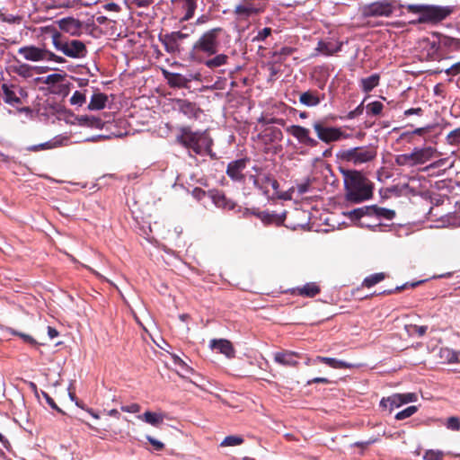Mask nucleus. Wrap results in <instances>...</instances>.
I'll list each match as a JSON object with an SVG mask.
<instances>
[{"instance_id": "nucleus-17", "label": "nucleus", "mask_w": 460, "mask_h": 460, "mask_svg": "<svg viewBox=\"0 0 460 460\" xmlns=\"http://www.w3.org/2000/svg\"><path fill=\"white\" fill-rule=\"evenodd\" d=\"M393 6L387 1L376 2L363 7L365 16H389L393 13Z\"/></svg>"}, {"instance_id": "nucleus-57", "label": "nucleus", "mask_w": 460, "mask_h": 460, "mask_svg": "<svg viewBox=\"0 0 460 460\" xmlns=\"http://www.w3.org/2000/svg\"><path fill=\"white\" fill-rule=\"evenodd\" d=\"M164 45L168 52H174L177 49V43H172V38L169 35L165 36Z\"/></svg>"}, {"instance_id": "nucleus-10", "label": "nucleus", "mask_w": 460, "mask_h": 460, "mask_svg": "<svg viewBox=\"0 0 460 460\" xmlns=\"http://www.w3.org/2000/svg\"><path fill=\"white\" fill-rule=\"evenodd\" d=\"M376 155V151L374 146H358L342 151L341 157L357 165L371 161Z\"/></svg>"}, {"instance_id": "nucleus-6", "label": "nucleus", "mask_w": 460, "mask_h": 460, "mask_svg": "<svg viewBox=\"0 0 460 460\" xmlns=\"http://www.w3.org/2000/svg\"><path fill=\"white\" fill-rule=\"evenodd\" d=\"M408 8L420 13L419 22L438 23L453 13V7L451 6L409 5Z\"/></svg>"}, {"instance_id": "nucleus-64", "label": "nucleus", "mask_w": 460, "mask_h": 460, "mask_svg": "<svg viewBox=\"0 0 460 460\" xmlns=\"http://www.w3.org/2000/svg\"><path fill=\"white\" fill-rule=\"evenodd\" d=\"M154 0H133V3L136 4L138 7H146L153 4Z\"/></svg>"}, {"instance_id": "nucleus-33", "label": "nucleus", "mask_w": 460, "mask_h": 460, "mask_svg": "<svg viewBox=\"0 0 460 460\" xmlns=\"http://www.w3.org/2000/svg\"><path fill=\"white\" fill-rule=\"evenodd\" d=\"M210 197L212 199L213 203L217 208H231L233 207L232 205H230V202L226 199L225 194L222 193L221 191L211 192Z\"/></svg>"}, {"instance_id": "nucleus-18", "label": "nucleus", "mask_w": 460, "mask_h": 460, "mask_svg": "<svg viewBox=\"0 0 460 460\" xmlns=\"http://www.w3.org/2000/svg\"><path fill=\"white\" fill-rule=\"evenodd\" d=\"M435 153L436 149L431 146L415 148L410 155H404V163L412 162V164H424L431 159Z\"/></svg>"}, {"instance_id": "nucleus-48", "label": "nucleus", "mask_w": 460, "mask_h": 460, "mask_svg": "<svg viewBox=\"0 0 460 460\" xmlns=\"http://www.w3.org/2000/svg\"><path fill=\"white\" fill-rule=\"evenodd\" d=\"M269 138L270 141H280L283 137L282 131L279 128H272L269 129Z\"/></svg>"}, {"instance_id": "nucleus-7", "label": "nucleus", "mask_w": 460, "mask_h": 460, "mask_svg": "<svg viewBox=\"0 0 460 460\" xmlns=\"http://www.w3.org/2000/svg\"><path fill=\"white\" fill-rule=\"evenodd\" d=\"M18 54L25 60L31 62L53 61L58 64H63L66 59L55 54L46 48H40L34 45L23 46L18 49Z\"/></svg>"}, {"instance_id": "nucleus-54", "label": "nucleus", "mask_w": 460, "mask_h": 460, "mask_svg": "<svg viewBox=\"0 0 460 460\" xmlns=\"http://www.w3.org/2000/svg\"><path fill=\"white\" fill-rule=\"evenodd\" d=\"M271 196H273V199H279L283 200H290L292 199L291 193L288 191L280 192L279 190L277 191H274L271 193Z\"/></svg>"}, {"instance_id": "nucleus-51", "label": "nucleus", "mask_w": 460, "mask_h": 460, "mask_svg": "<svg viewBox=\"0 0 460 460\" xmlns=\"http://www.w3.org/2000/svg\"><path fill=\"white\" fill-rule=\"evenodd\" d=\"M172 38V43H178L179 40H181L189 36V33L182 32L181 31H172L170 35Z\"/></svg>"}, {"instance_id": "nucleus-39", "label": "nucleus", "mask_w": 460, "mask_h": 460, "mask_svg": "<svg viewBox=\"0 0 460 460\" xmlns=\"http://www.w3.org/2000/svg\"><path fill=\"white\" fill-rule=\"evenodd\" d=\"M320 292L319 287L315 283L305 284L299 291L300 295L313 297Z\"/></svg>"}, {"instance_id": "nucleus-29", "label": "nucleus", "mask_w": 460, "mask_h": 460, "mask_svg": "<svg viewBox=\"0 0 460 460\" xmlns=\"http://www.w3.org/2000/svg\"><path fill=\"white\" fill-rule=\"evenodd\" d=\"M164 76L168 81V84L172 87L185 88L190 82V79L178 73H170L164 71Z\"/></svg>"}, {"instance_id": "nucleus-42", "label": "nucleus", "mask_w": 460, "mask_h": 460, "mask_svg": "<svg viewBox=\"0 0 460 460\" xmlns=\"http://www.w3.org/2000/svg\"><path fill=\"white\" fill-rule=\"evenodd\" d=\"M385 277V274L382 272L372 274L364 279L363 285L367 288H371V287L375 286L376 284L384 280Z\"/></svg>"}, {"instance_id": "nucleus-34", "label": "nucleus", "mask_w": 460, "mask_h": 460, "mask_svg": "<svg viewBox=\"0 0 460 460\" xmlns=\"http://www.w3.org/2000/svg\"><path fill=\"white\" fill-rule=\"evenodd\" d=\"M439 356L440 358L450 364L459 362L458 352L448 348H442L439 351Z\"/></svg>"}, {"instance_id": "nucleus-43", "label": "nucleus", "mask_w": 460, "mask_h": 460, "mask_svg": "<svg viewBox=\"0 0 460 460\" xmlns=\"http://www.w3.org/2000/svg\"><path fill=\"white\" fill-rule=\"evenodd\" d=\"M243 439L240 436H227L220 443L221 447H234L241 445Z\"/></svg>"}, {"instance_id": "nucleus-15", "label": "nucleus", "mask_w": 460, "mask_h": 460, "mask_svg": "<svg viewBox=\"0 0 460 460\" xmlns=\"http://www.w3.org/2000/svg\"><path fill=\"white\" fill-rule=\"evenodd\" d=\"M287 131L292 135L300 144L305 146L315 147L319 144L317 139L310 136V130L307 128L299 125H291L287 128Z\"/></svg>"}, {"instance_id": "nucleus-21", "label": "nucleus", "mask_w": 460, "mask_h": 460, "mask_svg": "<svg viewBox=\"0 0 460 460\" xmlns=\"http://www.w3.org/2000/svg\"><path fill=\"white\" fill-rule=\"evenodd\" d=\"M209 347L211 349L225 355L227 358H233L235 356V349L228 340L213 339L210 341Z\"/></svg>"}, {"instance_id": "nucleus-24", "label": "nucleus", "mask_w": 460, "mask_h": 460, "mask_svg": "<svg viewBox=\"0 0 460 460\" xmlns=\"http://www.w3.org/2000/svg\"><path fill=\"white\" fill-rule=\"evenodd\" d=\"M199 63L205 65L208 68L215 70L228 64L229 57L224 53H217L209 58H199Z\"/></svg>"}, {"instance_id": "nucleus-55", "label": "nucleus", "mask_w": 460, "mask_h": 460, "mask_svg": "<svg viewBox=\"0 0 460 460\" xmlns=\"http://www.w3.org/2000/svg\"><path fill=\"white\" fill-rule=\"evenodd\" d=\"M58 145H59V143L58 141H49V142H46V143L40 144L39 146H34L32 147V149L33 150L49 149V148L56 147Z\"/></svg>"}, {"instance_id": "nucleus-36", "label": "nucleus", "mask_w": 460, "mask_h": 460, "mask_svg": "<svg viewBox=\"0 0 460 460\" xmlns=\"http://www.w3.org/2000/svg\"><path fill=\"white\" fill-rule=\"evenodd\" d=\"M259 217L261 219L262 222L266 224H270L272 222L282 223L286 217V213H283L282 215L279 216L275 213L261 212L259 214Z\"/></svg>"}, {"instance_id": "nucleus-52", "label": "nucleus", "mask_w": 460, "mask_h": 460, "mask_svg": "<svg viewBox=\"0 0 460 460\" xmlns=\"http://www.w3.org/2000/svg\"><path fill=\"white\" fill-rule=\"evenodd\" d=\"M64 76L60 74H51L46 77L45 83L48 84H55L63 80Z\"/></svg>"}, {"instance_id": "nucleus-49", "label": "nucleus", "mask_w": 460, "mask_h": 460, "mask_svg": "<svg viewBox=\"0 0 460 460\" xmlns=\"http://www.w3.org/2000/svg\"><path fill=\"white\" fill-rule=\"evenodd\" d=\"M174 365L179 366L181 370L190 372L192 369L177 355H172Z\"/></svg>"}, {"instance_id": "nucleus-20", "label": "nucleus", "mask_w": 460, "mask_h": 460, "mask_svg": "<svg viewBox=\"0 0 460 460\" xmlns=\"http://www.w3.org/2000/svg\"><path fill=\"white\" fill-rule=\"evenodd\" d=\"M174 109L189 119H196L200 113V109L194 102L182 99L174 101Z\"/></svg>"}, {"instance_id": "nucleus-8", "label": "nucleus", "mask_w": 460, "mask_h": 460, "mask_svg": "<svg viewBox=\"0 0 460 460\" xmlns=\"http://www.w3.org/2000/svg\"><path fill=\"white\" fill-rule=\"evenodd\" d=\"M423 116L410 115L404 122V142L412 143L415 137L425 139L432 127L422 123Z\"/></svg>"}, {"instance_id": "nucleus-3", "label": "nucleus", "mask_w": 460, "mask_h": 460, "mask_svg": "<svg viewBox=\"0 0 460 460\" xmlns=\"http://www.w3.org/2000/svg\"><path fill=\"white\" fill-rule=\"evenodd\" d=\"M222 29L219 27L205 31L193 44L190 57L194 61L199 58H209L218 52L220 47V35Z\"/></svg>"}, {"instance_id": "nucleus-38", "label": "nucleus", "mask_w": 460, "mask_h": 460, "mask_svg": "<svg viewBox=\"0 0 460 460\" xmlns=\"http://www.w3.org/2000/svg\"><path fill=\"white\" fill-rule=\"evenodd\" d=\"M428 327L427 326H417L415 324L411 323H405L404 324V331L407 332L409 336H418L421 337L425 334Z\"/></svg>"}, {"instance_id": "nucleus-23", "label": "nucleus", "mask_w": 460, "mask_h": 460, "mask_svg": "<svg viewBox=\"0 0 460 460\" xmlns=\"http://www.w3.org/2000/svg\"><path fill=\"white\" fill-rule=\"evenodd\" d=\"M61 31L68 33L71 36H79L82 31V22L75 18L67 17L63 18L58 22Z\"/></svg>"}, {"instance_id": "nucleus-31", "label": "nucleus", "mask_w": 460, "mask_h": 460, "mask_svg": "<svg viewBox=\"0 0 460 460\" xmlns=\"http://www.w3.org/2000/svg\"><path fill=\"white\" fill-rule=\"evenodd\" d=\"M380 76L378 74H373L368 77L360 80V86L366 93L371 92L378 84Z\"/></svg>"}, {"instance_id": "nucleus-44", "label": "nucleus", "mask_w": 460, "mask_h": 460, "mask_svg": "<svg viewBox=\"0 0 460 460\" xmlns=\"http://www.w3.org/2000/svg\"><path fill=\"white\" fill-rule=\"evenodd\" d=\"M445 454L440 450H426L423 459L424 460H443Z\"/></svg>"}, {"instance_id": "nucleus-5", "label": "nucleus", "mask_w": 460, "mask_h": 460, "mask_svg": "<svg viewBox=\"0 0 460 460\" xmlns=\"http://www.w3.org/2000/svg\"><path fill=\"white\" fill-rule=\"evenodd\" d=\"M252 173L248 174L249 181L252 182L253 187L258 190L268 199H273L270 187L272 190L277 191L279 189V183L277 179L262 167L252 165Z\"/></svg>"}, {"instance_id": "nucleus-45", "label": "nucleus", "mask_w": 460, "mask_h": 460, "mask_svg": "<svg viewBox=\"0 0 460 460\" xmlns=\"http://www.w3.org/2000/svg\"><path fill=\"white\" fill-rule=\"evenodd\" d=\"M383 104L380 102H373L366 106L367 113L369 115H378L383 110Z\"/></svg>"}, {"instance_id": "nucleus-11", "label": "nucleus", "mask_w": 460, "mask_h": 460, "mask_svg": "<svg viewBox=\"0 0 460 460\" xmlns=\"http://www.w3.org/2000/svg\"><path fill=\"white\" fill-rule=\"evenodd\" d=\"M312 127L315 131L319 140L330 144L344 137L341 128L327 126L325 120L318 119L313 122Z\"/></svg>"}, {"instance_id": "nucleus-13", "label": "nucleus", "mask_w": 460, "mask_h": 460, "mask_svg": "<svg viewBox=\"0 0 460 460\" xmlns=\"http://www.w3.org/2000/svg\"><path fill=\"white\" fill-rule=\"evenodd\" d=\"M350 216L355 218H361L364 216H369V217H376L377 218L381 219H388L391 220L394 217L395 212L392 209L380 208L378 206H367L360 208H357L352 210L350 213Z\"/></svg>"}, {"instance_id": "nucleus-61", "label": "nucleus", "mask_w": 460, "mask_h": 460, "mask_svg": "<svg viewBox=\"0 0 460 460\" xmlns=\"http://www.w3.org/2000/svg\"><path fill=\"white\" fill-rule=\"evenodd\" d=\"M417 411H418V406H416V405H412V406H409V407L404 408V419L408 418V417H411Z\"/></svg>"}, {"instance_id": "nucleus-2", "label": "nucleus", "mask_w": 460, "mask_h": 460, "mask_svg": "<svg viewBox=\"0 0 460 460\" xmlns=\"http://www.w3.org/2000/svg\"><path fill=\"white\" fill-rule=\"evenodd\" d=\"M346 199L353 203H360L372 197V184L358 172H344Z\"/></svg>"}, {"instance_id": "nucleus-16", "label": "nucleus", "mask_w": 460, "mask_h": 460, "mask_svg": "<svg viewBox=\"0 0 460 460\" xmlns=\"http://www.w3.org/2000/svg\"><path fill=\"white\" fill-rule=\"evenodd\" d=\"M137 419L145 423L149 424L155 429H165L166 422L170 420L168 414L162 411H146L143 414L138 415Z\"/></svg>"}, {"instance_id": "nucleus-60", "label": "nucleus", "mask_w": 460, "mask_h": 460, "mask_svg": "<svg viewBox=\"0 0 460 460\" xmlns=\"http://www.w3.org/2000/svg\"><path fill=\"white\" fill-rule=\"evenodd\" d=\"M418 394L416 393H404V404L416 402Z\"/></svg>"}, {"instance_id": "nucleus-53", "label": "nucleus", "mask_w": 460, "mask_h": 460, "mask_svg": "<svg viewBox=\"0 0 460 460\" xmlns=\"http://www.w3.org/2000/svg\"><path fill=\"white\" fill-rule=\"evenodd\" d=\"M120 409L125 412L137 413L140 411V405L137 403H130L128 405H122Z\"/></svg>"}, {"instance_id": "nucleus-26", "label": "nucleus", "mask_w": 460, "mask_h": 460, "mask_svg": "<svg viewBox=\"0 0 460 460\" xmlns=\"http://www.w3.org/2000/svg\"><path fill=\"white\" fill-rule=\"evenodd\" d=\"M324 99V94H321L318 91H306L300 94L299 102L306 107H315Z\"/></svg>"}, {"instance_id": "nucleus-12", "label": "nucleus", "mask_w": 460, "mask_h": 460, "mask_svg": "<svg viewBox=\"0 0 460 460\" xmlns=\"http://www.w3.org/2000/svg\"><path fill=\"white\" fill-rule=\"evenodd\" d=\"M197 9V0H171V11L179 22L190 20Z\"/></svg>"}, {"instance_id": "nucleus-58", "label": "nucleus", "mask_w": 460, "mask_h": 460, "mask_svg": "<svg viewBox=\"0 0 460 460\" xmlns=\"http://www.w3.org/2000/svg\"><path fill=\"white\" fill-rule=\"evenodd\" d=\"M447 75H456L460 74V61L452 65L449 68L446 70Z\"/></svg>"}, {"instance_id": "nucleus-47", "label": "nucleus", "mask_w": 460, "mask_h": 460, "mask_svg": "<svg viewBox=\"0 0 460 460\" xmlns=\"http://www.w3.org/2000/svg\"><path fill=\"white\" fill-rule=\"evenodd\" d=\"M85 94L79 91H75L70 98V102L73 105L82 106L85 102Z\"/></svg>"}, {"instance_id": "nucleus-19", "label": "nucleus", "mask_w": 460, "mask_h": 460, "mask_svg": "<svg viewBox=\"0 0 460 460\" xmlns=\"http://www.w3.org/2000/svg\"><path fill=\"white\" fill-rule=\"evenodd\" d=\"M262 7L251 0H245L235 6L234 12L239 19H247L261 12Z\"/></svg>"}, {"instance_id": "nucleus-59", "label": "nucleus", "mask_w": 460, "mask_h": 460, "mask_svg": "<svg viewBox=\"0 0 460 460\" xmlns=\"http://www.w3.org/2000/svg\"><path fill=\"white\" fill-rule=\"evenodd\" d=\"M363 111H364V106H363V102H362L355 110L351 111L349 113V119L356 118L357 116L360 115L363 112Z\"/></svg>"}, {"instance_id": "nucleus-4", "label": "nucleus", "mask_w": 460, "mask_h": 460, "mask_svg": "<svg viewBox=\"0 0 460 460\" xmlns=\"http://www.w3.org/2000/svg\"><path fill=\"white\" fill-rule=\"evenodd\" d=\"M176 141L196 154H206L210 151L212 139L207 131H192L190 127H181Z\"/></svg>"}, {"instance_id": "nucleus-25", "label": "nucleus", "mask_w": 460, "mask_h": 460, "mask_svg": "<svg viewBox=\"0 0 460 460\" xmlns=\"http://www.w3.org/2000/svg\"><path fill=\"white\" fill-rule=\"evenodd\" d=\"M402 405V394H394L387 398H383L380 402V408L383 411L391 414L395 409Z\"/></svg>"}, {"instance_id": "nucleus-56", "label": "nucleus", "mask_w": 460, "mask_h": 460, "mask_svg": "<svg viewBox=\"0 0 460 460\" xmlns=\"http://www.w3.org/2000/svg\"><path fill=\"white\" fill-rule=\"evenodd\" d=\"M146 438L149 441V443L153 446L155 450L160 451V450L164 449V445L160 440L155 439V438H152L151 436H147Z\"/></svg>"}, {"instance_id": "nucleus-28", "label": "nucleus", "mask_w": 460, "mask_h": 460, "mask_svg": "<svg viewBox=\"0 0 460 460\" xmlns=\"http://www.w3.org/2000/svg\"><path fill=\"white\" fill-rule=\"evenodd\" d=\"M316 362L324 363V364L328 365L329 367H331L332 368H337V369L352 368L355 367L354 364H351V363H349L346 361H342V360H340V359H337L334 358L321 357V356H318L314 359V363H316Z\"/></svg>"}, {"instance_id": "nucleus-32", "label": "nucleus", "mask_w": 460, "mask_h": 460, "mask_svg": "<svg viewBox=\"0 0 460 460\" xmlns=\"http://www.w3.org/2000/svg\"><path fill=\"white\" fill-rule=\"evenodd\" d=\"M79 122L81 125L99 129L103 127V121L100 118L94 116H82L79 118Z\"/></svg>"}, {"instance_id": "nucleus-1", "label": "nucleus", "mask_w": 460, "mask_h": 460, "mask_svg": "<svg viewBox=\"0 0 460 460\" xmlns=\"http://www.w3.org/2000/svg\"><path fill=\"white\" fill-rule=\"evenodd\" d=\"M42 33L49 34L55 49L72 59L86 58L88 50L84 41L62 35L54 26L41 27Z\"/></svg>"}, {"instance_id": "nucleus-46", "label": "nucleus", "mask_w": 460, "mask_h": 460, "mask_svg": "<svg viewBox=\"0 0 460 460\" xmlns=\"http://www.w3.org/2000/svg\"><path fill=\"white\" fill-rule=\"evenodd\" d=\"M447 141L451 146H456L460 144V127L447 134Z\"/></svg>"}, {"instance_id": "nucleus-27", "label": "nucleus", "mask_w": 460, "mask_h": 460, "mask_svg": "<svg viewBox=\"0 0 460 460\" xmlns=\"http://www.w3.org/2000/svg\"><path fill=\"white\" fill-rule=\"evenodd\" d=\"M342 43L338 41L320 40L317 44L316 51L325 55L332 56L341 50Z\"/></svg>"}, {"instance_id": "nucleus-14", "label": "nucleus", "mask_w": 460, "mask_h": 460, "mask_svg": "<svg viewBox=\"0 0 460 460\" xmlns=\"http://www.w3.org/2000/svg\"><path fill=\"white\" fill-rule=\"evenodd\" d=\"M416 91L409 87L404 91V122L410 115L424 116V110L420 103L424 104L423 102L416 101Z\"/></svg>"}, {"instance_id": "nucleus-22", "label": "nucleus", "mask_w": 460, "mask_h": 460, "mask_svg": "<svg viewBox=\"0 0 460 460\" xmlns=\"http://www.w3.org/2000/svg\"><path fill=\"white\" fill-rule=\"evenodd\" d=\"M300 358L301 355L299 353L290 350H283L274 353L275 362L285 367H296L298 364L297 359Z\"/></svg>"}, {"instance_id": "nucleus-50", "label": "nucleus", "mask_w": 460, "mask_h": 460, "mask_svg": "<svg viewBox=\"0 0 460 460\" xmlns=\"http://www.w3.org/2000/svg\"><path fill=\"white\" fill-rule=\"evenodd\" d=\"M447 428L452 430H457L460 429V420L456 417H450L447 420Z\"/></svg>"}, {"instance_id": "nucleus-63", "label": "nucleus", "mask_w": 460, "mask_h": 460, "mask_svg": "<svg viewBox=\"0 0 460 460\" xmlns=\"http://www.w3.org/2000/svg\"><path fill=\"white\" fill-rule=\"evenodd\" d=\"M269 71H270V79L274 80L278 73L279 72V69L277 68L273 64L269 65Z\"/></svg>"}, {"instance_id": "nucleus-37", "label": "nucleus", "mask_w": 460, "mask_h": 460, "mask_svg": "<svg viewBox=\"0 0 460 460\" xmlns=\"http://www.w3.org/2000/svg\"><path fill=\"white\" fill-rule=\"evenodd\" d=\"M2 89L4 95V99L6 103L11 105L21 103V99L15 94L13 91L10 89L9 86H7L6 84H3Z\"/></svg>"}, {"instance_id": "nucleus-9", "label": "nucleus", "mask_w": 460, "mask_h": 460, "mask_svg": "<svg viewBox=\"0 0 460 460\" xmlns=\"http://www.w3.org/2000/svg\"><path fill=\"white\" fill-rule=\"evenodd\" d=\"M251 168V161L249 158H241L232 161L226 168L227 176L234 181L245 184L248 180V174L252 173Z\"/></svg>"}, {"instance_id": "nucleus-35", "label": "nucleus", "mask_w": 460, "mask_h": 460, "mask_svg": "<svg viewBox=\"0 0 460 460\" xmlns=\"http://www.w3.org/2000/svg\"><path fill=\"white\" fill-rule=\"evenodd\" d=\"M13 71L19 76H22V78H25V79L30 78L33 75L32 67L30 65L25 64V63L14 66L13 68Z\"/></svg>"}, {"instance_id": "nucleus-62", "label": "nucleus", "mask_w": 460, "mask_h": 460, "mask_svg": "<svg viewBox=\"0 0 460 460\" xmlns=\"http://www.w3.org/2000/svg\"><path fill=\"white\" fill-rule=\"evenodd\" d=\"M0 443L4 448H5L7 451L12 450V446L7 438H5L2 433H0Z\"/></svg>"}, {"instance_id": "nucleus-41", "label": "nucleus", "mask_w": 460, "mask_h": 460, "mask_svg": "<svg viewBox=\"0 0 460 460\" xmlns=\"http://www.w3.org/2000/svg\"><path fill=\"white\" fill-rule=\"evenodd\" d=\"M459 40L451 37L441 36L438 39L439 47L457 49L459 47Z\"/></svg>"}, {"instance_id": "nucleus-30", "label": "nucleus", "mask_w": 460, "mask_h": 460, "mask_svg": "<svg viewBox=\"0 0 460 460\" xmlns=\"http://www.w3.org/2000/svg\"><path fill=\"white\" fill-rule=\"evenodd\" d=\"M108 97L106 94L97 93L93 94L91 101L88 104V109L91 111H99L105 107Z\"/></svg>"}, {"instance_id": "nucleus-40", "label": "nucleus", "mask_w": 460, "mask_h": 460, "mask_svg": "<svg viewBox=\"0 0 460 460\" xmlns=\"http://www.w3.org/2000/svg\"><path fill=\"white\" fill-rule=\"evenodd\" d=\"M272 29L265 27L260 29L256 35L252 39V42H265L270 37H271Z\"/></svg>"}]
</instances>
